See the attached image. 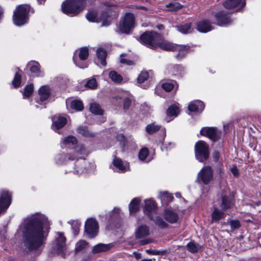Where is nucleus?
<instances>
[{"instance_id": "obj_1", "label": "nucleus", "mask_w": 261, "mask_h": 261, "mask_svg": "<svg viewBox=\"0 0 261 261\" xmlns=\"http://www.w3.org/2000/svg\"><path fill=\"white\" fill-rule=\"evenodd\" d=\"M49 222L45 216L35 214L27 218L20 226L22 241L29 250L39 248L49 231Z\"/></svg>"}, {"instance_id": "obj_2", "label": "nucleus", "mask_w": 261, "mask_h": 261, "mask_svg": "<svg viewBox=\"0 0 261 261\" xmlns=\"http://www.w3.org/2000/svg\"><path fill=\"white\" fill-rule=\"evenodd\" d=\"M158 47L166 51H178L176 57L179 59L182 58L190 50L189 46L173 44L164 40L161 35L157 43Z\"/></svg>"}, {"instance_id": "obj_3", "label": "nucleus", "mask_w": 261, "mask_h": 261, "mask_svg": "<svg viewBox=\"0 0 261 261\" xmlns=\"http://www.w3.org/2000/svg\"><path fill=\"white\" fill-rule=\"evenodd\" d=\"M85 5V0H67L62 3V12L70 16L76 15Z\"/></svg>"}, {"instance_id": "obj_4", "label": "nucleus", "mask_w": 261, "mask_h": 261, "mask_svg": "<svg viewBox=\"0 0 261 261\" xmlns=\"http://www.w3.org/2000/svg\"><path fill=\"white\" fill-rule=\"evenodd\" d=\"M30 10V6L28 5H20L14 11L13 19L14 24L21 26L27 22V15Z\"/></svg>"}, {"instance_id": "obj_5", "label": "nucleus", "mask_w": 261, "mask_h": 261, "mask_svg": "<svg viewBox=\"0 0 261 261\" xmlns=\"http://www.w3.org/2000/svg\"><path fill=\"white\" fill-rule=\"evenodd\" d=\"M196 159L200 162H203L209 158V146L203 141H199L195 145Z\"/></svg>"}, {"instance_id": "obj_6", "label": "nucleus", "mask_w": 261, "mask_h": 261, "mask_svg": "<svg viewBox=\"0 0 261 261\" xmlns=\"http://www.w3.org/2000/svg\"><path fill=\"white\" fill-rule=\"evenodd\" d=\"M160 34L154 32H146L140 36V41L149 48H157V43L160 39Z\"/></svg>"}, {"instance_id": "obj_7", "label": "nucleus", "mask_w": 261, "mask_h": 261, "mask_svg": "<svg viewBox=\"0 0 261 261\" xmlns=\"http://www.w3.org/2000/svg\"><path fill=\"white\" fill-rule=\"evenodd\" d=\"M135 25V16L132 13H126L119 24L121 33L128 34Z\"/></svg>"}, {"instance_id": "obj_8", "label": "nucleus", "mask_w": 261, "mask_h": 261, "mask_svg": "<svg viewBox=\"0 0 261 261\" xmlns=\"http://www.w3.org/2000/svg\"><path fill=\"white\" fill-rule=\"evenodd\" d=\"M58 237L53 244L52 253L64 256L66 250V238L61 232H58Z\"/></svg>"}, {"instance_id": "obj_9", "label": "nucleus", "mask_w": 261, "mask_h": 261, "mask_svg": "<svg viewBox=\"0 0 261 261\" xmlns=\"http://www.w3.org/2000/svg\"><path fill=\"white\" fill-rule=\"evenodd\" d=\"M213 179V171L210 166H205L201 169L197 175L196 181L208 185Z\"/></svg>"}, {"instance_id": "obj_10", "label": "nucleus", "mask_w": 261, "mask_h": 261, "mask_svg": "<svg viewBox=\"0 0 261 261\" xmlns=\"http://www.w3.org/2000/svg\"><path fill=\"white\" fill-rule=\"evenodd\" d=\"M85 231L89 238H94L97 233L98 226L95 219H88L85 222Z\"/></svg>"}, {"instance_id": "obj_11", "label": "nucleus", "mask_w": 261, "mask_h": 261, "mask_svg": "<svg viewBox=\"0 0 261 261\" xmlns=\"http://www.w3.org/2000/svg\"><path fill=\"white\" fill-rule=\"evenodd\" d=\"M202 136L208 137L213 141L219 139L221 135V132L216 127H203L200 132Z\"/></svg>"}, {"instance_id": "obj_12", "label": "nucleus", "mask_w": 261, "mask_h": 261, "mask_svg": "<svg viewBox=\"0 0 261 261\" xmlns=\"http://www.w3.org/2000/svg\"><path fill=\"white\" fill-rule=\"evenodd\" d=\"M11 195L8 191L2 190L0 192V215L5 213L10 205Z\"/></svg>"}, {"instance_id": "obj_13", "label": "nucleus", "mask_w": 261, "mask_h": 261, "mask_svg": "<svg viewBox=\"0 0 261 261\" xmlns=\"http://www.w3.org/2000/svg\"><path fill=\"white\" fill-rule=\"evenodd\" d=\"M144 212L148 215L150 219H152V216L156 214V206L154 201L151 200H145Z\"/></svg>"}, {"instance_id": "obj_14", "label": "nucleus", "mask_w": 261, "mask_h": 261, "mask_svg": "<svg viewBox=\"0 0 261 261\" xmlns=\"http://www.w3.org/2000/svg\"><path fill=\"white\" fill-rule=\"evenodd\" d=\"M245 4V0H227L223 3V6L228 9L237 8L239 10L243 8Z\"/></svg>"}, {"instance_id": "obj_15", "label": "nucleus", "mask_w": 261, "mask_h": 261, "mask_svg": "<svg viewBox=\"0 0 261 261\" xmlns=\"http://www.w3.org/2000/svg\"><path fill=\"white\" fill-rule=\"evenodd\" d=\"M66 123L67 120L65 117L62 116L54 117L53 119L52 129L57 131L64 126Z\"/></svg>"}, {"instance_id": "obj_16", "label": "nucleus", "mask_w": 261, "mask_h": 261, "mask_svg": "<svg viewBox=\"0 0 261 261\" xmlns=\"http://www.w3.org/2000/svg\"><path fill=\"white\" fill-rule=\"evenodd\" d=\"M217 23L220 26L224 25L231 22V19L228 14L223 12H219L215 14Z\"/></svg>"}, {"instance_id": "obj_17", "label": "nucleus", "mask_w": 261, "mask_h": 261, "mask_svg": "<svg viewBox=\"0 0 261 261\" xmlns=\"http://www.w3.org/2000/svg\"><path fill=\"white\" fill-rule=\"evenodd\" d=\"M165 220L170 223H176L179 219L178 214L172 210H166L164 213Z\"/></svg>"}, {"instance_id": "obj_18", "label": "nucleus", "mask_w": 261, "mask_h": 261, "mask_svg": "<svg viewBox=\"0 0 261 261\" xmlns=\"http://www.w3.org/2000/svg\"><path fill=\"white\" fill-rule=\"evenodd\" d=\"M96 64L99 66H106L107 64L106 59L107 56V54L106 50L101 47L98 48L96 50Z\"/></svg>"}, {"instance_id": "obj_19", "label": "nucleus", "mask_w": 261, "mask_h": 261, "mask_svg": "<svg viewBox=\"0 0 261 261\" xmlns=\"http://www.w3.org/2000/svg\"><path fill=\"white\" fill-rule=\"evenodd\" d=\"M40 100L42 102L46 101L50 94V89L48 86H43L38 91Z\"/></svg>"}, {"instance_id": "obj_20", "label": "nucleus", "mask_w": 261, "mask_h": 261, "mask_svg": "<svg viewBox=\"0 0 261 261\" xmlns=\"http://www.w3.org/2000/svg\"><path fill=\"white\" fill-rule=\"evenodd\" d=\"M204 108V103L200 100L192 101L188 106V109L191 112H201Z\"/></svg>"}, {"instance_id": "obj_21", "label": "nucleus", "mask_w": 261, "mask_h": 261, "mask_svg": "<svg viewBox=\"0 0 261 261\" xmlns=\"http://www.w3.org/2000/svg\"><path fill=\"white\" fill-rule=\"evenodd\" d=\"M149 234V230L148 226L142 225L138 227L135 231V237L137 239H141L147 237Z\"/></svg>"}, {"instance_id": "obj_22", "label": "nucleus", "mask_w": 261, "mask_h": 261, "mask_svg": "<svg viewBox=\"0 0 261 261\" xmlns=\"http://www.w3.org/2000/svg\"><path fill=\"white\" fill-rule=\"evenodd\" d=\"M113 246L112 244L99 243L93 247L92 253L96 254L107 251L111 249Z\"/></svg>"}, {"instance_id": "obj_23", "label": "nucleus", "mask_w": 261, "mask_h": 261, "mask_svg": "<svg viewBox=\"0 0 261 261\" xmlns=\"http://www.w3.org/2000/svg\"><path fill=\"white\" fill-rule=\"evenodd\" d=\"M114 166L121 172L127 171L129 168V164L127 162H123L120 159L115 158L113 162Z\"/></svg>"}, {"instance_id": "obj_24", "label": "nucleus", "mask_w": 261, "mask_h": 261, "mask_svg": "<svg viewBox=\"0 0 261 261\" xmlns=\"http://www.w3.org/2000/svg\"><path fill=\"white\" fill-rule=\"evenodd\" d=\"M197 29L202 33H206L210 31L212 28L207 20H203L197 23Z\"/></svg>"}, {"instance_id": "obj_25", "label": "nucleus", "mask_w": 261, "mask_h": 261, "mask_svg": "<svg viewBox=\"0 0 261 261\" xmlns=\"http://www.w3.org/2000/svg\"><path fill=\"white\" fill-rule=\"evenodd\" d=\"M77 143L76 139L72 136H69L64 138L61 142V146L62 148L65 147L66 145L70 146L74 145Z\"/></svg>"}, {"instance_id": "obj_26", "label": "nucleus", "mask_w": 261, "mask_h": 261, "mask_svg": "<svg viewBox=\"0 0 261 261\" xmlns=\"http://www.w3.org/2000/svg\"><path fill=\"white\" fill-rule=\"evenodd\" d=\"M140 200L139 198H134L130 202L129 205V210L131 215L136 213L139 208V202Z\"/></svg>"}, {"instance_id": "obj_27", "label": "nucleus", "mask_w": 261, "mask_h": 261, "mask_svg": "<svg viewBox=\"0 0 261 261\" xmlns=\"http://www.w3.org/2000/svg\"><path fill=\"white\" fill-rule=\"evenodd\" d=\"M161 128V125L155 122L148 124L145 128L146 132L149 135H152L158 132Z\"/></svg>"}, {"instance_id": "obj_28", "label": "nucleus", "mask_w": 261, "mask_h": 261, "mask_svg": "<svg viewBox=\"0 0 261 261\" xmlns=\"http://www.w3.org/2000/svg\"><path fill=\"white\" fill-rule=\"evenodd\" d=\"M179 108L177 105H172L166 111L167 116L176 117L179 113Z\"/></svg>"}, {"instance_id": "obj_29", "label": "nucleus", "mask_w": 261, "mask_h": 261, "mask_svg": "<svg viewBox=\"0 0 261 261\" xmlns=\"http://www.w3.org/2000/svg\"><path fill=\"white\" fill-rule=\"evenodd\" d=\"M88 247V243L85 240H81L78 241L75 246L76 253L84 251Z\"/></svg>"}, {"instance_id": "obj_30", "label": "nucleus", "mask_w": 261, "mask_h": 261, "mask_svg": "<svg viewBox=\"0 0 261 261\" xmlns=\"http://www.w3.org/2000/svg\"><path fill=\"white\" fill-rule=\"evenodd\" d=\"M28 66L29 67L30 71L36 73L37 76L42 75L40 71V65L38 62H31L28 64Z\"/></svg>"}, {"instance_id": "obj_31", "label": "nucleus", "mask_w": 261, "mask_h": 261, "mask_svg": "<svg viewBox=\"0 0 261 261\" xmlns=\"http://www.w3.org/2000/svg\"><path fill=\"white\" fill-rule=\"evenodd\" d=\"M177 30L182 34L191 33L193 29L191 28V23H186L183 25L176 26Z\"/></svg>"}, {"instance_id": "obj_32", "label": "nucleus", "mask_w": 261, "mask_h": 261, "mask_svg": "<svg viewBox=\"0 0 261 261\" xmlns=\"http://www.w3.org/2000/svg\"><path fill=\"white\" fill-rule=\"evenodd\" d=\"M182 5L179 3L174 2L166 5L167 9L170 11H174L179 10L182 8Z\"/></svg>"}, {"instance_id": "obj_33", "label": "nucleus", "mask_w": 261, "mask_h": 261, "mask_svg": "<svg viewBox=\"0 0 261 261\" xmlns=\"http://www.w3.org/2000/svg\"><path fill=\"white\" fill-rule=\"evenodd\" d=\"M232 204V200L226 196H224L222 198L221 206L223 210H226L231 207Z\"/></svg>"}, {"instance_id": "obj_34", "label": "nucleus", "mask_w": 261, "mask_h": 261, "mask_svg": "<svg viewBox=\"0 0 261 261\" xmlns=\"http://www.w3.org/2000/svg\"><path fill=\"white\" fill-rule=\"evenodd\" d=\"M224 216V213L215 208L212 214V218L213 221H217L221 219Z\"/></svg>"}, {"instance_id": "obj_35", "label": "nucleus", "mask_w": 261, "mask_h": 261, "mask_svg": "<svg viewBox=\"0 0 261 261\" xmlns=\"http://www.w3.org/2000/svg\"><path fill=\"white\" fill-rule=\"evenodd\" d=\"M109 77L111 80L117 83H120L122 81V77L115 71H111L109 72Z\"/></svg>"}, {"instance_id": "obj_36", "label": "nucleus", "mask_w": 261, "mask_h": 261, "mask_svg": "<svg viewBox=\"0 0 261 261\" xmlns=\"http://www.w3.org/2000/svg\"><path fill=\"white\" fill-rule=\"evenodd\" d=\"M70 107L77 111H82L84 108L83 102L80 100H72L70 103Z\"/></svg>"}, {"instance_id": "obj_37", "label": "nucleus", "mask_w": 261, "mask_h": 261, "mask_svg": "<svg viewBox=\"0 0 261 261\" xmlns=\"http://www.w3.org/2000/svg\"><path fill=\"white\" fill-rule=\"evenodd\" d=\"M90 111L95 115H102L103 113V111L99 105L96 103H92L90 105Z\"/></svg>"}, {"instance_id": "obj_38", "label": "nucleus", "mask_w": 261, "mask_h": 261, "mask_svg": "<svg viewBox=\"0 0 261 261\" xmlns=\"http://www.w3.org/2000/svg\"><path fill=\"white\" fill-rule=\"evenodd\" d=\"M160 198L161 201L165 203H168L171 201L173 199V196L167 192H164L160 193Z\"/></svg>"}, {"instance_id": "obj_39", "label": "nucleus", "mask_w": 261, "mask_h": 261, "mask_svg": "<svg viewBox=\"0 0 261 261\" xmlns=\"http://www.w3.org/2000/svg\"><path fill=\"white\" fill-rule=\"evenodd\" d=\"M100 21L102 26H108L111 23V18L107 12H103L101 16Z\"/></svg>"}, {"instance_id": "obj_40", "label": "nucleus", "mask_w": 261, "mask_h": 261, "mask_svg": "<svg viewBox=\"0 0 261 261\" xmlns=\"http://www.w3.org/2000/svg\"><path fill=\"white\" fill-rule=\"evenodd\" d=\"M149 76V72L147 71H142L138 77L139 84H142L148 80Z\"/></svg>"}, {"instance_id": "obj_41", "label": "nucleus", "mask_w": 261, "mask_h": 261, "mask_svg": "<svg viewBox=\"0 0 261 261\" xmlns=\"http://www.w3.org/2000/svg\"><path fill=\"white\" fill-rule=\"evenodd\" d=\"M156 225L162 228L166 227L167 225L166 223L160 217L156 216L155 217L152 216V219Z\"/></svg>"}, {"instance_id": "obj_42", "label": "nucleus", "mask_w": 261, "mask_h": 261, "mask_svg": "<svg viewBox=\"0 0 261 261\" xmlns=\"http://www.w3.org/2000/svg\"><path fill=\"white\" fill-rule=\"evenodd\" d=\"M89 55L88 49L87 47H82L80 48L79 53V57L80 60H85Z\"/></svg>"}, {"instance_id": "obj_43", "label": "nucleus", "mask_w": 261, "mask_h": 261, "mask_svg": "<svg viewBox=\"0 0 261 261\" xmlns=\"http://www.w3.org/2000/svg\"><path fill=\"white\" fill-rule=\"evenodd\" d=\"M85 86L89 89H94L97 88V83L95 79L92 78L87 81Z\"/></svg>"}, {"instance_id": "obj_44", "label": "nucleus", "mask_w": 261, "mask_h": 261, "mask_svg": "<svg viewBox=\"0 0 261 261\" xmlns=\"http://www.w3.org/2000/svg\"><path fill=\"white\" fill-rule=\"evenodd\" d=\"M111 220H116L120 217V210L118 208H114L109 214Z\"/></svg>"}, {"instance_id": "obj_45", "label": "nucleus", "mask_w": 261, "mask_h": 261, "mask_svg": "<svg viewBox=\"0 0 261 261\" xmlns=\"http://www.w3.org/2000/svg\"><path fill=\"white\" fill-rule=\"evenodd\" d=\"M33 85L32 84L27 85L24 89L23 98L30 97L33 93Z\"/></svg>"}, {"instance_id": "obj_46", "label": "nucleus", "mask_w": 261, "mask_h": 261, "mask_svg": "<svg viewBox=\"0 0 261 261\" xmlns=\"http://www.w3.org/2000/svg\"><path fill=\"white\" fill-rule=\"evenodd\" d=\"M148 155V149L146 148H143L140 150L139 154H138V157L140 160L144 161L146 160Z\"/></svg>"}, {"instance_id": "obj_47", "label": "nucleus", "mask_w": 261, "mask_h": 261, "mask_svg": "<svg viewBox=\"0 0 261 261\" xmlns=\"http://www.w3.org/2000/svg\"><path fill=\"white\" fill-rule=\"evenodd\" d=\"M21 80V75L18 73H16L14 79L12 81V84L15 88H17L19 87Z\"/></svg>"}, {"instance_id": "obj_48", "label": "nucleus", "mask_w": 261, "mask_h": 261, "mask_svg": "<svg viewBox=\"0 0 261 261\" xmlns=\"http://www.w3.org/2000/svg\"><path fill=\"white\" fill-rule=\"evenodd\" d=\"M86 18L90 22L97 21L96 12L94 11L89 12L86 15Z\"/></svg>"}, {"instance_id": "obj_49", "label": "nucleus", "mask_w": 261, "mask_h": 261, "mask_svg": "<svg viewBox=\"0 0 261 261\" xmlns=\"http://www.w3.org/2000/svg\"><path fill=\"white\" fill-rule=\"evenodd\" d=\"M77 131L79 134H80L84 136L88 137V136H90V133L89 132V130H88L87 127H86L80 126L77 128Z\"/></svg>"}, {"instance_id": "obj_50", "label": "nucleus", "mask_w": 261, "mask_h": 261, "mask_svg": "<svg viewBox=\"0 0 261 261\" xmlns=\"http://www.w3.org/2000/svg\"><path fill=\"white\" fill-rule=\"evenodd\" d=\"M187 247L188 250L192 253L197 252L198 249V246L193 242L189 243L187 245Z\"/></svg>"}, {"instance_id": "obj_51", "label": "nucleus", "mask_w": 261, "mask_h": 261, "mask_svg": "<svg viewBox=\"0 0 261 261\" xmlns=\"http://www.w3.org/2000/svg\"><path fill=\"white\" fill-rule=\"evenodd\" d=\"M75 152L77 155H83L86 152L85 149L82 144L78 145L75 148Z\"/></svg>"}, {"instance_id": "obj_52", "label": "nucleus", "mask_w": 261, "mask_h": 261, "mask_svg": "<svg viewBox=\"0 0 261 261\" xmlns=\"http://www.w3.org/2000/svg\"><path fill=\"white\" fill-rule=\"evenodd\" d=\"M162 88L166 91H171L174 87V85L170 82L164 83L162 85Z\"/></svg>"}, {"instance_id": "obj_53", "label": "nucleus", "mask_w": 261, "mask_h": 261, "mask_svg": "<svg viewBox=\"0 0 261 261\" xmlns=\"http://www.w3.org/2000/svg\"><path fill=\"white\" fill-rule=\"evenodd\" d=\"M230 225L232 230L238 228L240 226V222L238 220H231L230 222Z\"/></svg>"}, {"instance_id": "obj_54", "label": "nucleus", "mask_w": 261, "mask_h": 261, "mask_svg": "<svg viewBox=\"0 0 261 261\" xmlns=\"http://www.w3.org/2000/svg\"><path fill=\"white\" fill-rule=\"evenodd\" d=\"M131 103V99L128 97H126L123 100V109L127 110L129 108Z\"/></svg>"}, {"instance_id": "obj_55", "label": "nucleus", "mask_w": 261, "mask_h": 261, "mask_svg": "<svg viewBox=\"0 0 261 261\" xmlns=\"http://www.w3.org/2000/svg\"><path fill=\"white\" fill-rule=\"evenodd\" d=\"M80 224L77 222H73L72 224V228L74 230V235H77L79 233V227Z\"/></svg>"}, {"instance_id": "obj_56", "label": "nucleus", "mask_w": 261, "mask_h": 261, "mask_svg": "<svg viewBox=\"0 0 261 261\" xmlns=\"http://www.w3.org/2000/svg\"><path fill=\"white\" fill-rule=\"evenodd\" d=\"M120 62L123 64H125L128 65H132L134 64V62L132 61L129 60H127L126 59H123L122 58V55L121 56Z\"/></svg>"}, {"instance_id": "obj_57", "label": "nucleus", "mask_w": 261, "mask_h": 261, "mask_svg": "<svg viewBox=\"0 0 261 261\" xmlns=\"http://www.w3.org/2000/svg\"><path fill=\"white\" fill-rule=\"evenodd\" d=\"M231 173H232V174L235 177H238L239 175V171H238V169L237 168V167L234 166L233 167H232L231 169Z\"/></svg>"}, {"instance_id": "obj_58", "label": "nucleus", "mask_w": 261, "mask_h": 261, "mask_svg": "<svg viewBox=\"0 0 261 261\" xmlns=\"http://www.w3.org/2000/svg\"><path fill=\"white\" fill-rule=\"evenodd\" d=\"M146 252L152 255H158L160 254L161 253V251L156 250H146Z\"/></svg>"}, {"instance_id": "obj_59", "label": "nucleus", "mask_w": 261, "mask_h": 261, "mask_svg": "<svg viewBox=\"0 0 261 261\" xmlns=\"http://www.w3.org/2000/svg\"><path fill=\"white\" fill-rule=\"evenodd\" d=\"M73 61H74L75 64L77 66H78L79 67H80L81 68H86V67H88V65L87 64H86V63H85L84 65H82L81 63L76 62V60L75 59V57H73Z\"/></svg>"}, {"instance_id": "obj_60", "label": "nucleus", "mask_w": 261, "mask_h": 261, "mask_svg": "<svg viewBox=\"0 0 261 261\" xmlns=\"http://www.w3.org/2000/svg\"><path fill=\"white\" fill-rule=\"evenodd\" d=\"M220 156L219 152L217 151H215L213 153V158L215 162H217Z\"/></svg>"}, {"instance_id": "obj_61", "label": "nucleus", "mask_w": 261, "mask_h": 261, "mask_svg": "<svg viewBox=\"0 0 261 261\" xmlns=\"http://www.w3.org/2000/svg\"><path fill=\"white\" fill-rule=\"evenodd\" d=\"M85 170L82 167H78L77 169L74 171V173L82 174L84 172Z\"/></svg>"}, {"instance_id": "obj_62", "label": "nucleus", "mask_w": 261, "mask_h": 261, "mask_svg": "<svg viewBox=\"0 0 261 261\" xmlns=\"http://www.w3.org/2000/svg\"><path fill=\"white\" fill-rule=\"evenodd\" d=\"M174 146V144L171 142L168 143L167 144H165L164 145V147L166 148L167 150L168 149H171V148Z\"/></svg>"}, {"instance_id": "obj_63", "label": "nucleus", "mask_w": 261, "mask_h": 261, "mask_svg": "<svg viewBox=\"0 0 261 261\" xmlns=\"http://www.w3.org/2000/svg\"><path fill=\"white\" fill-rule=\"evenodd\" d=\"M134 254L135 257L138 259L141 258V254L138 252H134Z\"/></svg>"}, {"instance_id": "obj_64", "label": "nucleus", "mask_w": 261, "mask_h": 261, "mask_svg": "<svg viewBox=\"0 0 261 261\" xmlns=\"http://www.w3.org/2000/svg\"><path fill=\"white\" fill-rule=\"evenodd\" d=\"M3 9L0 6V19H1L3 17Z\"/></svg>"}]
</instances>
